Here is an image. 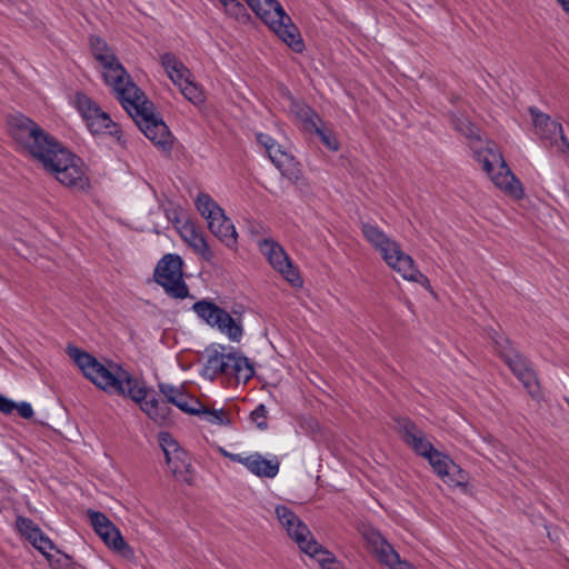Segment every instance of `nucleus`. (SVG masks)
Returning <instances> with one entry per match:
<instances>
[{"instance_id":"f257e3e1","label":"nucleus","mask_w":569,"mask_h":569,"mask_svg":"<svg viewBox=\"0 0 569 569\" xmlns=\"http://www.w3.org/2000/svg\"><path fill=\"white\" fill-rule=\"evenodd\" d=\"M9 129L20 148L39 161L60 183L77 190H84L89 186L82 160L33 120L22 114L14 116L9 121Z\"/></svg>"},{"instance_id":"f03ea898","label":"nucleus","mask_w":569,"mask_h":569,"mask_svg":"<svg viewBox=\"0 0 569 569\" xmlns=\"http://www.w3.org/2000/svg\"><path fill=\"white\" fill-rule=\"evenodd\" d=\"M68 355L84 377L99 389L111 396L131 399L159 426L167 425L170 421L171 409L169 405L166 401H160L153 391L148 390L142 381L121 366L114 362L104 365L77 347H69Z\"/></svg>"},{"instance_id":"7ed1b4c3","label":"nucleus","mask_w":569,"mask_h":569,"mask_svg":"<svg viewBox=\"0 0 569 569\" xmlns=\"http://www.w3.org/2000/svg\"><path fill=\"white\" fill-rule=\"evenodd\" d=\"M455 127L468 139L476 160L495 186L512 198L521 199L523 197L522 184L509 169L496 143L482 140L478 128L467 118H457Z\"/></svg>"},{"instance_id":"20e7f679","label":"nucleus","mask_w":569,"mask_h":569,"mask_svg":"<svg viewBox=\"0 0 569 569\" xmlns=\"http://www.w3.org/2000/svg\"><path fill=\"white\" fill-rule=\"evenodd\" d=\"M120 92L117 99L143 134L161 149L170 150L172 136L161 117L154 113V106L144 92L136 83H129L127 90Z\"/></svg>"},{"instance_id":"39448f33","label":"nucleus","mask_w":569,"mask_h":569,"mask_svg":"<svg viewBox=\"0 0 569 569\" xmlns=\"http://www.w3.org/2000/svg\"><path fill=\"white\" fill-rule=\"evenodd\" d=\"M361 231L366 240L381 253L387 264L400 273L403 279L422 286L429 284V279L415 267L412 258L405 253L400 246L378 226L369 222L362 223Z\"/></svg>"},{"instance_id":"423d86ee","label":"nucleus","mask_w":569,"mask_h":569,"mask_svg":"<svg viewBox=\"0 0 569 569\" xmlns=\"http://www.w3.org/2000/svg\"><path fill=\"white\" fill-rule=\"evenodd\" d=\"M274 513L302 552L316 559L322 569H339L335 556L313 538L307 525L291 509L282 505L277 506Z\"/></svg>"},{"instance_id":"0eeeda50","label":"nucleus","mask_w":569,"mask_h":569,"mask_svg":"<svg viewBox=\"0 0 569 569\" xmlns=\"http://www.w3.org/2000/svg\"><path fill=\"white\" fill-rule=\"evenodd\" d=\"M250 9L295 52H302L303 40L291 18L277 0H244Z\"/></svg>"},{"instance_id":"6e6552de","label":"nucleus","mask_w":569,"mask_h":569,"mask_svg":"<svg viewBox=\"0 0 569 569\" xmlns=\"http://www.w3.org/2000/svg\"><path fill=\"white\" fill-rule=\"evenodd\" d=\"M203 376L213 380L218 376L248 381L254 373L249 359L240 352H227L223 345H211L206 349Z\"/></svg>"},{"instance_id":"1a4fd4ad","label":"nucleus","mask_w":569,"mask_h":569,"mask_svg":"<svg viewBox=\"0 0 569 569\" xmlns=\"http://www.w3.org/2000/svg\"><path fill=\"white\" fill-rule=\"evenodd\" d=\"M501 358L511 369L513 375L523 385L528 393L532 398L540 397V387L536 377V372L531 368L529 361L510 346V341L501 333L491 329L489 332Z\"/></svg>"},{"instance_id":"9d476101","label":"nucleus","mask_w":569,"mask_h":569,"mask_svg":"<svg viewBox=\"0 0 569 569\" xmlns=\"http://www.w3.org/2000/svg\"><path fill=\"white\" fill-rule=\"evenodd\" d=\"M91 51L96 60L102 68L104 82L112 88L116 97L120 96L121 90H127L129 83H134L131 76L113 54L106 41L98 37L90 38Z\"/></svg>"},{"instance_id":"9b49d317","label":"nucleus","mask_w":569,"mask_h":569,"mask_svg":"<svg viewBox=\"0 0 569 569\" xmlns=\"http://www.w3.org/2000/svg\"><path fill=\"white\" fill-rule=\"evenodd\" d=\"M194 313L211 328L218 329L232 342H239L243 336L240 318L232 317L212 301L199 300L192 306Z\"/></svg>"},{"instance_id":"f8f14e48","label":"nucleus","mask_w":569,"mask_h":569,"mask_svg":"<svg viewBox=\"0 0 569 569\" xmlns=\"http://www.w3.org/2000/svg\"><path fill=\"white\" fill-rule=\"evenodd\" d=\"M183 261L176 253L164 254L156 266L153 278L166 293L176 299H184L189 296V289L183 280Z\"/></svg>"},{"instance_id":"ddd939ff","label":"nucleus","mask_w":569,"mask_h":569,"mask_svg":"<svg viewBox=\"0 0 569 569\" xmlns=\"http://www.w3.org/2000/svg\"><path fill=\"white\" fill-rule=\"evenodd\" d=\"M529 113L532 118L535 133L543 144L556 147L558 152L569 160V141L563 133L561 123L552 120L549 114L540 111L537 107H530Z\"/></svg>"},{"instance_id":"4468645a","label":"nucleus","mask_w":569,"mask_h":569,"mask_svg":"<svg viewBox=\"0 0 569 569\" xmlns=\"http://www.w3.org/2000/svg\"><path fill=\"white\" fill-rule=\"evenodd\" d=\"M76 107L93 134L118 136L119 126L98 103L83 93L76 94Z\"/></svg>"},{"instance_id":"2eb2a0df","label":"nucleus","mask_w":569,"mask_h":569,"mask_svg":"<svg viewBox=\"0 0 569 569\" xmlns=\"http://www.w3.org/2000/svg\"><path fill=\"white\" fill-rule=\"evenodd\" d=\"M258 247L271 267L281 273L288 282H290L292 286L302 284L299 272L292 266L289 256L279 242L271 238H266L258 241Z\"/></svg>"},{"instance_id":"dca6fc26","label":"nucleus","mask_w":569,"mask_h":569,"mask_svg":"<svg viewBox=\"0 0 569 569\" xmlns=\"http://www.w3.org/2000/svg\"><path fill=\"white\" fill-rule=\"evenodd\" d=\"M426 459L443 482L453 487L463 486L466 483L467 473L447 455L436 449Z\"/></svg>"},{"instance_id":"f3484780","label":"nucleus","mask_w":569,"mask_h":569,"mask_svg":"<svg viewBox=\"0 0 569 569\" xmlns=\"http://www.w3.org/2000/svg\"><path fill=\"white\" fill-rule=\"evenodd\" d=\"M397 422L405 442L410 446L417 455L427 458L436 450L432 443L427 440L425 432L411 420L408 418H399Z\"/></svg>"},{"instance_id":"a211bd4d","label":"nucleus","mask_w":569,"mask_h":569,"mask_svg":"<svg viewBox=\"0 0 569 569\" xmlns=\"http://www.w3.org/2000/svg\"><path fill=\"white\" fill-rule=\"evenodd\" d=\"M159 443L163 450L166 462L173 475L181 473L187 467V453L169 432H160Z\"/></svg>"},{"instance_id":"6ab92c4d","label":"nucleus","mask_w":569,"mask_h":569,"mask_svg":"<svg viewBox=\"0 0 569 569\" xmlns=\"http://www.w3.org/2000/svg\"><path fill=\"white\" fill-rule=\"evenodd\" d=\"M216 216L208 220L209 230L230 249H237L238 233L232 221L224 214V211H216Z\"/></svg>"},{"instance_id":"aec40b11","label":"nucleus","mask_w":569,"mask_h":569,"mask_svg":"<svg viewBox=\"0 0 569 569\" xmlns=\"http://www.w3.org/2000/svg\"><path fill=\"white\" fill-rule=\"evenodd\" d=\"M271 162L291 182H298L301 176L299 163L280 144H276L268 152Z\"/></svg>"},{"instance_id":"412c9836","label":"nucleus","mask_w":569,"mask_h":569,"mask_svg":"<svg viewBox=\"0 0 569 569\" xmlns=\"http://www.w3.org/2000/svg\"><path fill=\"white\" fill-rule=\"evenodd\" d=\"M240 463L244 466L251 473L260 478H274L280 468L278 459H266L259 452H254L241 458Z\"/></svg>"},{"instance_id":"4be33fe9","label":"nucleus","mask_w":569,"mask_h":569,"mask_svg":"<svg viewBox=\"0 0 569 569\" xmlns=\"http://www.w3.org/2000/svg\"><path fill=\"white\" fill-rule=\"evenodd\" d=\"M181 238L200 254L204 260L210 261L213 257L204 236L199 231L197 226L191 221H186L179 228Z\"/></svg>"},{"instance_id":"5701e85b","label":"nucleus","mask_w":569,"mask_h":569,"mask_svg":"<svg viewBox=\"0 0 569 569\" xmlns=\"http://www.w3.org/2000/svg\"><path fill=\"white\" fill-rule=\"evenodd\" d=\"M289 99V110L291 114L297 119V121L301 123V127L305 131L308 132L311 128H315V124L317 122H321V118L319 117V114L307 103L293 99L292 97H290Z\"/></svg>"},{"instance_id":"b1692460","label":"nucleus","mask_w":569,"mask_h":569,"mask_svg":"<svg viewBox=\"0 0 569 569\" xmlns=\"http://www.w3.org/2000/svg\"><path fill=\"white\" fill-rule=\"evenodd\" d=\"M160 62L170 80L177 86L183 78L190 77L189 69L173 53L166 52L160 57Z\"/></svg>"},{"instance_id":"393cba45","label":"nucleus","mask_w":569,"mask_h":569,"mask_svg":"<svg viewBox=\"0 0 569 569\" xmlns=\"http://www.w3.org/2000/svg\"><path fill=\"white\" fill-rule=\"evenodd\" d=\"M216 8L221 9L224 13L237 21H247L249 14L247 9L239 0H211Z\"/></svg>"},{"instance_id":"a878e982","label":"nucleus","mask_w":569,"mask_h":569,"mask_svg":"<svg viewBox=\"0 0 569 569\" xmlns=\"http://www.w3.org/2000/svg\"><path fill=\"white\" fill-rule=\"evenodd\" d=\"M379 559L391 569H416L413 566L401 562L399 555L386 541H381L379 548L376 549Z\"/></svg>"},{"instance_id":"bb28decb","label":"nucleus","mask_w":569,"mask_h":569,"mask_svg":"<svg viewBox=\"0 0 569 569\" xmlns=\"http://www.w3.org/2000/svg\"><path fill=\"white\" fill-rule=\"evenodd\" d=\"M103 542L112 550L126 556L131 552V548L124 541L120 530L116 527L112 530L106 531L100 536Z\"/></svg>"},{"instance_id":"cd10ccee","label":"nucleus","mask_w":569,"mask_h":569,"mask_svg":"<svg viewBox=\"0 0 569 569\" xmlns=\"http://www.w3.org/2000/svg\"><path fill=\"white\" fill-rule=\"evenodd\" d=\"M177 86L179 87L183 97L193 104H201L204 101L202 89L197 83L191 81L190 77L183 78V80Z\"/></svg>"},{"instance_id":"c85d7f7f","label":"nucleus","mask_w":569,"mask_h":569,"mask_svg":"<svg viewBox=\"0 0 569 569\" xmlns=\"http://www.w3.org/2000/svg\"><path fill=\"white\" fill-rule=\"evenodd\" d=\"M17 528L31 545H36L38 537L43 532L33 520L26 517H17Z\"/></svg>"},{"instance_id":"c756f323","label":"nucleus","mask_w":569,"mask_h":569,"mask_svg":"<svg viewBox=\"0 0 569 569\" xmlns=\"http://www.w3.org/2000/svg\"><path fill=\"white\" fill-rule=\"evenodd\" d=\"M196 206L198 211L207 221L216 216V211L221 210L218 203L207 193H200L197 197Z\"/></svg>"},{"instance_id":"7c9ffc66","label":"nucleus","mask_w":569,"mask_h":569,"mask_svg":"<svg viewBox=\"0 0 569 569\" xmlns=\"http://www.w3.org/2000/svg\"><path fill=\"white\" fill-rule=\"evenodd\" d=\"M198 417L211 425L226 426L230 422L229 417L224 410L209 409L204 405L200 409Z\"/></svg>"},{"instance_id":"2f4dec72","label":"nucleus","mask_w":569,"mask_h":569,"mask_svg":"<svg viewBox=\"0 0 569 569\" xmlns=\"http://www.w3.org/2000/svg\"><path fill=\"white\" fill-rule=\"evenodd\" d=\"M309 133H316L321 142L331 151H337L339 149V142L336 137L332 134L331 130L327 129L323 126V122H317L315 128H311Z\"/></svg>"},{"instance_id":"473e14b6","label":"nucleus","mask_w":569,"mask_h":569,"mask_svg":"<svg viewBox=\"0 0 569 569\" xmlns=\"http://www.w3.org/2000/svg\"><path fill=\"white\" fill-rule=\"evenodd\" d=\"M159 390L166 397L167 403L178 407V403L187 399V393L180 388L170 383H159Z\"/></svg>"},{"instance_id":"72a5a7b5","label":"nucleus","mask_w":569,"mask_h":569,"mask_svg":"<svg viewBox=\"0 0 569 569\" xmlns=\"http://www.w3.org/2000/svg\"><path fill=\"white\" fill-rule=\"evenodd\" d=\"M202 406V402L187 393V399L178 403L177 408L188 415L198 416Z\"/></svg>"},{"instance_id":"f704fd0d","label":"nucleus","mask_w":569,"mask_h":569,"mask_svg":"<svg viewBox=\"0 0 569 569\" xmlns=\"http://www.w3.org/2000/svg\"><path fill=\"white\" fill-rule=\"evenodd\" d=\"M46 558L53 569H67L72 565L71 558L61 551H58L57 556L49 553L46 556Z\"/></svg>"},{"instance_id":"c9c22d12","label":"nucleus","mask_w":569,"mask_h":569,"mask_svg":"<svg viewBox=\"0 0 569 569\" xmlns=\"http://www.w3.org/2000/svg\"><path fill=\"white\" fill-rule=\"evenodd\" d=\"M250 418L259 429H267V408L264 405L260 403L257 406L256 409L251 412Z\"/></svg>"},{"instance_id":"e433bc0d","label":"nucleus","mask_w":569,"mask_h":569,"mask_svg":"<svg viewBox=\"0 0 569 569\" xmlns=\"http://www.w3.org/2000/svg\"><path fill=\"white\" fill-rule=\"evenodd\" d=\"M38 551H40L44 557L47 555H49L48 550H53L56 549V546L54 543L52 542V540L44 533L42 532L37 541H36V545H32Z\"/></svg>"},{"instance_id":"4c0bfd02","label":"nucleus","mask_w":569,"mask_h":569,"mask_svg":"<svg viewBox=\"0 0 569 569\" xmlns=\"http://www.w3.org/2000/svg\"><path fill=\"white\" fill-rule=\"evenodd\" d=\"M88 517L90 519V522H91V526L93 527L94 531L102 527L103 525H106L108 521H110L108 519V517L100 512V511H94V510H88Z\"/></svg>"},{"instance_id":"58836bf2","label":"nucleus","mask_w":569,"mask_h":569,"mask_svg":"<svg viewBox=\"0 0 569 569\" xmlns=\"http://www.w3.org/2000/svg\"><path fill=\"white\" fill-rule=\"evenodd\" d=\"M14 410L23 419H31L34 415L32 406L27 401L16 402Z\"/></svg>"},{"instance_id":"ea45409f","label":"nucleus","mask_w":569,"mask_h":569,"mask_svg":"<svg viewBox=\"0 0 569 569\" xmlns=\"http://www.w3.org/2000/svg\"><path fill=\"white\" fill-rule=\"evenodd\" d=\"M16 402L3 395H0V412L11 415L14 411Z\"/></svg>"},{"instance_id":"a19ab883","label":"nucleus","mask_w":569,"mask_h":569,"mask_svg":"<svg viewBox=\"0 0 569 569\" xmlns=\"http://www.w3.org/2000/svg\"><path fill=\"white\" fill-rule=\"evenodd\" d=\"M257 141L267 150V152H269L271 148H273L277 144L276 140L272 137L261 132L257 134Z\"/></svg>"},{"instance_id":"79ce46f5","label":"nucleus","mask_w":569,"mask_h":569,"mask_svg":"<svg viewBox=\"0 0 569 569\" xmlns=\"http://www.w3.org/2000/svg\"><path fill=\"white\" fill-rule=\"evenodd\" d=\"M220 452L223 457L230 459L233 462L240 463V461H241V458H242L241 453H232L222 448H220Z\"/></svg>"},{"instance_id":"37998d69","label":"nucleus","mask_w":569,"mask_h":569,"mask_svg":"<svg viewBox=\"0 0 569 569\" xmlns=\"http://www.w3.org/2000/svg\"><path fill=\"white\" fill-rule=\"evenodd\" d=\"M113 528H116V526L111 521H108L106 525H103L102 527L98 528L96 530V533L100 537L106 531H109V530L113 531Z\"/></svg>"},{"instance_id":"c03bdc74","label":"nucleus","mask_w":569,"mask_h":569,"mask_svg":"<svg viewBox=\"0 0 569 569\" xmlns=\"http://www.w3.org/2000/svg\"><path fill=\"white\" fill-rule=\"evenodd\" d=\"M560 7L562 8V10L569 14V0H556Z\"/></svg>"},{"instance_id":"a18cd8bd","label":"nucleus","mask_w":569,"mask_h":569,"mask_svg":"<svg viewBox=\"0 0 569 569\" xmlns=\"http://www.w3.org/2000/svg\"><path fill=\"white\" fill-rule=\"evenodd\" d=\"M173 213H174V216H177V213H176V212H173ZM171 219H172V220H174V221H177V220H178V219H177V217H173V218H171Z\"/></svg>"}]
</instances>
